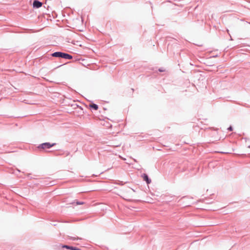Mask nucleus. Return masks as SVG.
<instances>
[{"label": "nucleus", "instance_id": "f257e3e1", "mask_svg": "<svg viewBox=\"0 0 250 250\" xmlns=\"http://www.w3.org/2000/svg\"><path fill=\"white\" fill-rule=\"evenodd\" d=\"M201 129H204L205 133L209 136L210 137L212 138H214V139H217L218 138V131L219 130L218 128H215L214 127H205L204 128H201Z\"/></svg>", "mask_w": 250, "mask_h": 250}, {"label": "nucleus", "instance_id": "f03ea898", "mask_svg": "<svg viewBox=\"0 0 250 250\" xmlns=\"http://www.w3.org/2000/svg\"><path fill=\"white\" fill-rule=\"evenodd\" d=\"M56 145V143H50L49 142H45V143H43L41 144H40L38 146V148L39 149H46V148L49 149L51 147L55 146Z\"/></svg>", "mask_w": 250, "mask_h": 250}, {"label": "nucleus", "instance_id": "7ed1b4c3", "mask_svg": "<svg viewBox=\"0 0 250 250\" xmlns=\"http://www.w3.org/2000/svg\"><path fill=\"white\" fill-rule=\"evenodd\" d=\"M61 247L62 248H65L67 250H82L81 249L74 246H69L67 245H62Z\"/></svg>", "mask_w": 250, "mask_h": 250}, {"label": "nucleus", "instance_id": "20e7f679", "mask_svg": "<svg viewBox=\"0 0 250 250\" xmlns=\"http://www.w3.org/2000/svg\"><path fill=\"white\" fill-rule=\"evenodd\" d=\"M142 177L143 178L144 181H145L147 185L150 184L151 182V179L149 177L147 174L143 173L142 175Z\"/></svg>", "mask_w": 250, "mask_h": 250}, {"label": "nucleus", "instance_id": "39448f33", "mask_svg": "<svg viewBox=\"0 0 250 250\" xmlns=\"http://www.w3.org/2000/svg\"><path fill=\"white\" fill-rule=\"evenodd\" d=\"M33 5L34 7L39 8L42 6V3L38 0H35L33 2Z\"/></svg>", "mask_w": 250, "mask_h": 250}, {"label": "nucleus", "instance_id": "423d86ee", "mask_svg": "<svg viewBox=\"0 0 250 250\" xmlns=\"http://www.w3.org/2000/svg\"><path fill=\"white\" fill-rule=\"evenodd\" d=\"M63 53L60 52H56L52 54V56L55 57H59L62 58Z\"/></svg>", "mask_w": 250, "mask_h": 250}, {"label": "nucleus", "instance_id": "0eeeda50", "mask_svg": "<svg viewBox=\"0 0 250 250\" xmlns=\"http://www.w3.org/2000/svg\"><path fill=\"white\" fill-rule=\"evenodd\" d=\"M62 58L70 60L72 58V57L68 54L63 53Z\"/></svg>", "mask_w": 250, "mask_h": 250}, {"label": "nucleus", "instance_id": "6e6552de", "mask_svg": "<svg viewBox=\"0 0 250 250\" xmlns=\"http://www.w3.org/2000/svg\"><path fill=\"white\" fill-rule=\"evenodd\" d=\"M89 107L97 110L98 109V106L95 104H89Z\"/></svg>", "mask_w": 250, "mask_h": 250}, {"label": "nucleus", "instance_id": "1a4fd4ad", "mask_svg": "<svg viewBox=\"0 0 250 250\" xmlns=\"http://www.w3.org/2000/svg\"><path fill=\"white\" fill-rule=\"evenodd\" d=\"M81 239H82L78 237H75L70 236L69 238V240H72V241H75V240H81Z\"/></svg>", "mask_w": 250, "mask_h": 250}, {"label": "nucleus", "instance_id": "9d476101", "mask_svg": "<svg viewBox=\"0 0 250 250\" xmlns=\"http://www.w3.org/2000/svg\"><path fill=\"white\" fill-rule=\"evenodd\" d=\"M211 200L209 199H206L204 200V202L206 204H210L212 203V201H210Z\"/></svg>", "mask_w": 250, "mask_h": 250}, {"label": "nucleus", "instance_id": "9b49d317", "mask_svg": "<svg viewBox=\"0 0 250 250\" xmlns=\"http://www.w3.org/2000/svg\"><path fill=\"white\" fill-rule=\"evenodd\" d=\"M227 130L231 131L233 130V126H229V127L227 128Z\"/></svg>", "mask_w": 250, "mask_h": 250}, {"label": "nucleus", "instance_id": "f8f14e48", "mask_svg": "<svg viewBox=\"0 0 250 250\" xmlns=\"http://www.w3.org/2000/svg\"><path fill=\"white\" fill-rule=\"evenodd\" d=\"M83 204H84V203H83V202L77 201V202H76V204H77V205H83Z\"/></svg>", "mask_w": 250, "mask_h": 250}, {"label": "nucleus", "instance_id": "ddd939ff", "mask_svg": "<svg viewBox=\"0 0 250 250\" xmlns=\"http://www.w3.org/2000/svg\"><path fill=\"white\" fill-rule=\"evenodd\" d=\"M30 175L31 174H27V176L30 179H32V177L31 176H30Z\"/></svg>", "mask_w": 250, "mask_h": 250}, {"label": "nucleus", "instance_id": "4468645a", "mask_svg": "<svg viewBox=\"0 0 250 250\" xmlns=\"http://www.w3.org/2000/svg\"><path fill=\"white\" fill-rule=\"evenodd\" d=\"M17 170L19 172H21V171H20L19 169H17Z\"/></svg>", "mask_w": 250, "mask_h": 250}, {"label": "nucleus", "instance_id": "2eb2a0df", "mask_svg": "<svg viewBox=\"0 0 250 250\" xmlns=\"http://www.w3.org/2000/svg\"><path fill=\"white\" fill-rule=\"evenodd\" d=\"M112 126V125H110V126H109V128H110V127H111Z\"/></svg>", "mask_w": 250, "mask_h": 250}, {"label": "nucleus", "instance_id": "dca6fc26", "mask_svg": "<svg viewBox=\"0 0 250 250\" xmlns=\"http://www.w3.org/2000/svg\"><path fill=\"white\" fill-rule=\"evenodd\" d=\"M159 70H160V71H162V69H161V70L160 69Z\"/></svg>", "mask_w": 250, "mask_h": 250}, {"label": "nucleus", "instance_id": "f3484780", "mask_svg": "<svg viewBox=\"0 0 250 250\" xmlns=\"http://www.w3.org/2000/svg\"><path fill=\"white\" fill-rule=\"evenodd\" d=\"M159 70H160V71H162V69H161V70L160 69Z\"/></svg>", "mask_w": 250, "mask_h": 250}, {"label": "nucleus", "instance_id": "a211bd4d", "mask_svg": "<svg viewBox=\"0 0 250 250\" xmlns=\"http://www.w3.org/2000/svg\"><path fill=\"white\" fill-rule=\"evenodd\" d=\"M248 147L250 148V145L248 146Z\"/></svg>", "mask_w": 250, "mask_h": 250}]
</instances>
